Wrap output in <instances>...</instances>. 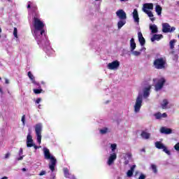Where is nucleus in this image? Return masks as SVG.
<instances>
[{"mask_svg": "<svg viewBox=\"0 0 179 179\" xmlns=\"http://www.w3.org/2000/svg\"><path fill=\"white\" fill-rule=\"evenodd\" d=\"M38 13H36L35 17H34V27L35 30L34 31V34H37L38 31L40 32L41 36H43L44 33H45V30H44V22L40 20L38 17Z\"/></svg>", "mask_w": 179, "mask_h": 179, "instance_id": "f257e3e1", "label": "nucleus"}, {"mask_svg": "<svg viewBox=\"0 0 179 179\" xmlns=\"http://www.w3.org/2000/svg\"><path fill=\"white\" fill-rule=\"evenodd\" d=\"M45 159L47 160H50L49 164V168L52 171L55 170V164H57V159L53 156H51L50 153V150L48 148H43Z\"/></svg>", "mask_w": 179, "mask_h": 179, "instance_id": "f03ea898", "label": "nucleus"}, {"mask_svg": "<svg viewBox=\"0 0 179 179\" xmlns=\"http://www.w3.org/2000/svg\"><path fill=\"white\" fill-rule=\"evenodd\" d=\"M166 65H167L166 57L157 58L153 62L155 69H166Z\"/></svg>", "mask_w": 179, "mask_h": 179, "instance_id": "7ed1b4c3", "label": "nucleus"}, {"mask_svg": "<svg viewBox=\"0 0 179 179\" xmlns=\"http://www.w3.org/2000/svg\"><path fill=\"white\" fill-rule=\"evenodd\" d=\"M153 82H157V84H155V91L159 92V90H162L163 89V87L164 86V83H166V79L164 78H162L159 80H157V78H154Z\"/></svg>", "mask_w": 179, "mask_h": 179, "instance_id": "20e7f679", "label": "nucleus"}, {"mask_svg": "<svg viewBox=\"0 0 179 179\" xmlns=\"http://www.w3.org/2000/svg\"><path fill=\"white\" fill-rule=\"evenodd\" d=\"M43 131V124L38 123L35 126V132L37 136V141L40 144L41 143V131Z\"/></svg>", "mask_w": 179, "mask_h": 179, "instance_id": "39448f33", "label": "nucleus"}, {"mask_svg": "<svg viewBox=\"0 0 179 179\" xmlns=\"http://www.w3.org/2000/svg\"><path fill=\"white\" fill-rule=\"evenodd\" d=\"M143 99L142 95L139 94L136 100V103L134 105L135 113H139L141 111V107H142Z\"/></svg>", "mask_w": 179, "mask_h": 179, "instance_id": "423d86ee", "label": "nucleus"}, {"mask_svg": "<svg viewBox=\"0 0 179 179\" xmlns=\"http://www.w3.org/2000/svg\"><path fill=\"white\" fill-rule=\"evenodd\" d=\"M176 30V27H171L170 24L167 22L162 24V31L163 33H172Z\"/></svg>", "mask_w": 179, "mask_h": 179, "instance_id": "0eeeda50", "label": "nucleus"}, {"mask_svg": "<svg viewBox=\"0 0 179 179\" xmlns=\"http://www.w3.org/2000/svg\"><path fill=\"white\" fill-rule=\"evenodd\" d=\"M155 147L157 149H162L163 152L166 153V155H171L170 150L167 149V147H166L163 143H162L160 141H157L155 143Z\"/></svg>", "mask_w": 179, "mask_h": 179, "instance_id": "6e6552de", "label": "nucleus"}, {"mask_svg": "<svg viewBox=\"0 0 179 179\" xmlns=\"http://www.w3.org/2000/svg\"><path fill=\"white\" fill-rule=\"evenodd\" d=\"M120 67V62L118 60L113 61L111 63H109L107 66L108 69H110L111 71L114 69H118Z\"/></svg>", "mask_w": 179, "mask_h": 179, "instance_id": "1a4fd4ad", "label": "nucleus"}, {"mask_svg": "<svg viewBox=\"0 0 179 179\" xmlns=\"http://www.w3.org/2000/svg\"><path fill=\"white\" fill-rule=\"evenodd\" d=\"M116 15L119 17V19H120V20H127V13H125L124 10H118L116 12Z\"/></svg>", "mask_w": 179, "mask_h": 179, "instance_id": "9d476101", "label": "nucleus"}, {"mask_svg": "<svg viewBox=\"0 0 179 179\" xmlns=\"http://www.w3.org/2000/svg\"><path fill=\"white\" fill-rule=\"evenodd\" d=\"M27 148H33V146H34V143H33V136H31L30 133L27 136Z\"/></svg>", "mask_w": 179, "mask_h": 179, "instance_id": "9b49d317", "label": "nucleus"}, {"mask_svg": "<svg viewBox=\"0 0 179 179\" xmlns=\"http://www.w3.org/2000/svg\"><path fill=\"white\" fill-rule=\"evenodd\" d=\"M138 41L141 45L143 46L146 43V41L145 40V38L143 37L142 32L138 33Z\"/></svg>", "mask_w": 179, "mask_h": 179, "instance_id": "f8f14e48", "label": "nucleus"}, {"mask_svg": "<svg viewBox=\"0 0 179 179\" xmlns=\"http://www.w3.org/2000/svg\"><path fill=\"white\" fill-rule=\"evenodd\" d=\"M148 9L150 10H153V3H144L143 6V12H145V10H148Z\"/></svg>", "mask_w": 179, "mask_h": 179, "instance_id": "ddd939ff", "label": "nucleus"}, {"mask_svg": "<svg viewBox=\"0 0 179 179\" xmlns=\"http://www.w3.org/2000/svg\"><path fill=\"white\" fill-rule=\"evenodd\" d=\"M117 159V154L113 153V155H111L108 160V166H111V164H113L114 163V160H115Z\"/></svg>", "mask_w": 179, "mask_h": 179, "instance_id": "4468645a", "label": "nucleus"}, {"mask_svg": "<svg viewBox=\"0 0 179 179\" xmlns=\"http://www.w3.org/2000/svg\"><path fill=\"white\" fill-rule=\"evenodd\" d=\"M161 134H165L166 135H170L173 132V130L171 129L166 128V127H162L160 129Z\"/></svg>", "mask_w": 179, "mask_h": 179, "instance_id": "2eb2a0df", "label": "nucleus"}, {"mask_svg": "<svg viewBox=\"0 0 179 179\" xmlns=\"http://www.w3.org/2000/svg\"><path fill=\"white\" fill-rule=\"evenodd\" d=\"M133 17L136 23H139V15L138 14V10L134 9L133 11Z\"/></svg>", "mask_w": 179, "mask_h": 179, "instance_id": "dca6fc26", "label": "nucleus"}, {"mask_svg": "<svg viewBox=\"0 0 179 179\" xmlns=\"http://www.w3.org/2000/svg\"><path fill=\"white\" fill-rule=\"evenodd\" d=\"M150 89H152V86L150 85L145 88L143 91V97H149V95L150 94Z\"/></svg>", "mask_w": 179, "mask_h": 179, "instance_id": "f3484780", "label": "nucleus"}, {"mask_svg": "<svg viewBox=\"0 0 179 179\" xmlns=\"http://www.w3.org/2000/svg\"><path fill=\"white\" fill-rule=\"evenodd\" d=\"M143 12L144 13H146L149 17H150L151 22H155V20H156V19L153 17V13H152V11L145 10Z\"/></svg>", "mask_w": 179, "mask_h": 179, "instance_id": "a211bd4d", "label": "nucleus"}, {"mask_svg": "<svg viewBox=\"0 0 179 179\" xmlns=\"http://www.w3.org/2000/svg\"><path fill=\"white\" fill-rule=\"evenodd\" d=\"M162 38H163V36L162 34H154L152 38H151V41H155V40H157V41H159V40H162Z\"/></svg>", "mask_w": 179, "mask_h": 179, "instance_id": "6ab92c4d", "label": "nucleus"}, {"mask_svg": "<svg viewBox=\"0 0 179 179\" xmlns=\"http://www.w3.org/2000/svg\"><path fill=\"white\" fill-rule=\"evenodd\" d=\"M130 48L131 51H134L135 48H136V43H135V39L134 38H131L130 40Z\"/></svg>", "mask_w": 179, "mask_h": 179, "instance_id": "aec40b11", "label": "nucleus"}, {"mask_svg": "<svg viewBox=\"0 0 179 179\" xmlns=\"http://www.w3.org/2000/svg\"><path fill=\"white\" fill-rule=\"evenodd\" d=\"M141 136L143 138V139H149V138H150V134L143 131L141 132Z\"/></svg>", "mask_w": 179, "mask_h": 179, "instance_id": "412c9836", "label": "nucleus"}, {"mask_svg": "<svg viewBox=\"0 0 179 179\" xmlns=\"http://www.w3.org/2000/svg\"><path fill=\"white\" fill-rule=\"evenodd\" d=\"M150 29L151 30V33H152L153 34L157 33V31H159L158 29H157V26H156V24H152L150 26Z\"/></svg>", "mask_w": 179, "mask_h": 179, "instance_id": "4be33fe9", "label": "nucleus"}, {"mask_svg": "<svg viewBox=\"0 0 179 179\" xmlns=\"http://www.w3.org/2000/svg\"><path fill=\"white\" fill-rule=\"evenodd\" d=\"M162 10H163L162 6H160V5H157L155 7V12L157 13L158 15H162Z\"/></svg>", "mask_w": 179, "mask_h": 179, "instance_id": "5701e85b", "label": "nucleus"}, {"mask_svg": "<svg viewBox=\"0 0 179 179\" xmlns=\"http://www.w3.org/2000/svg\"><path fill=\"white\" fill-rule=\"evenodd\" d=\"M135 167L136 166L133 165L131 169L127 171V177H132V176H134V170Z\"/></svg>", "mask_w": 179, "mask_h": 179, "instance_id": "b1692460", "label": "nucleus"}, {"mask_svg": "<svg viewBox=\"0 0 179 179\" xmlns=\"http://www.w3.org/2000/svg\"><path fill=\"white\" fill-rule=\"evenodd\" d=\"M125 23H127V21H125V20H120L117 22V27H118V29H121L125 24Z\"/></svg>", "mask_w": 179, "mask_h": 179, "instance_id": "393cba45", "label": "nucleus"}, {"mask_svg": "<svg viewBox=\"0 0 179 179\" xmlns=\"http://www.w3.org/2000/svg\"><path fill=\"white\" fill-rule=\"evenodd\" d=\"M176 43H177V40H176V39H173V40L170 41L169 47L171 50H174V45H175Z\"/></svg>", "mask_w": 179, "mask_h": 179, "instance_id": "a878e982", "label": "nucleus"}, {"mask_svg": "<svg viewBox=\"0 0 179 179\" xmlns=\"http://www.w3.org/2000/svg\"><path fill=\"white\" fill-rule=\"evenodd\" d=\"M63 171H64V177L66 178H69V176H70V174H69V169H68V168H64L63 169Z\"/></svg>", "mask_w": 179, "mask_h": 179, "instance_id": "bb28decb", "label": "nucleus"}, {"mask_svg": "<svg viewBox=\"0 0 179 179\" xmlns=\"http://www.w3.org/2000/svg\"><path fill=\"white\" fill-rule=\"evenodd\" d=\"M167 106H169V101L167 99H164L163 100V103H162V107L164 110L167 108Z\"/></svg>", "mask_w": 179, "mask_h": 179, "instance_id": "cd10ccee", "label": "nucleus"}, {"mask_svg": "<svg viewBox=\"0 0 179 179\" xmlns=\"http://www.w3.org/2000/svg\"><path fill=\"white\" fill-rule=\"evenodd\" d=\"M34 93L35 94H40L41 93H44V91L43 90V89H34Z\"/></svg>", "mask_w": 179, "mask_h": 179, "instance_id": "c85d7f7f", "label": "nucleus"}, {"mask_svg": "<svg viewBox=\"0 0 179 179\" xmlns=\"http://www.w3.org/2000/svg\"><path fill=\"white\" fill-rule=\"evenodd\" d=\"M28 77L29 78L31 82H33L34 80H36V78L34 77V76L31 73V71H29L28 72Z\"/></svg>", "mask_w": 179, "mask_h": 179, "instance_id": "c756f323", "label": "nucleus"}, {"mask_svg": "<svg viewBox=\"0 0 179 179\" xmlns=\"http://www.w3.org/2000/svg\"><path fill=\"white\" fill-rule=\"evenodd\" d=\"M151 168H152L153 173H155V174H156V173H157V166H156V165H155V164H151Z\"/></svg>", "mask_w": 179, "mask_h": 179, "instance_id": "7c9ffc66", "label": "nucleus"}, {"mask_svg": "<svg viewBox=\"0 0 179 179\" xmlns=\"http://www.w3.org/2000/svg\"><path fill=\"white\" fill-rule=\"evenodd\" d=\"M154 115L156 120H160L162 118V113L160 112L155 113Z\"/></svg>", "mask_w": 179, "mask_h": 179, "instance_id": "2f4dec72", "label": "nucleus"}, {"mask_svg": "<svg viewBox=\"0 0 179 179\" xmlns=\"http://www.w3.org/2000/svg\"><path fill=\"white\" fill-rule=\"evenodd\" d=\"M107 131H108V129L106 127L100 130V134H101L102 135H104V134H107Z\"/></svg>", "mask_w": 179, "mask_h": 179, "instance_id": "473e14b6", "label": "nucleus"}, {"mask_svg": "<svg viewBox=\"0 0 179 179\" xmlns=\"http://www.w3.org/2000/svg\"><path fill=\"white\" fill-rule=\"evenodd\" d=\"M13 36L15 37V38H17V28L14 27V31H13Z\"/></svg>", "mask_w": 179, "mask_h": 179, "instance_id": "72a5a7b5", "label": "nucleus"}, {"mask_svg": "<svg viewBox=\"0 0 179 179\" xmlns=\"http://www.w3.org/2000/svg\"><path fill=\"white\" fill-rule=\"evenodd\" d=\"M33 85H35V86H38L39 89H41V86H40V83H37L36 80H34L32 82Z\"/></svg>", "mask_w": 179, "mask_h": 179, "instance_id": "f704fd0d", "label": "nucleus"}, {"mask_svg": "<svg viewBox=\"0 0 179 179\" xmlns=\"http://www.w3.org/2000/svg\"><path fill=\"white\" fill-rule=\"evenodd\" d=\"M132 54H133V55H135V57H139V55H141V52L133 50Z\"/></svg>", "mask_w": 179, "mask_h": 179, "instance_id": "c9c22d12", "label": "nucleus"}, {"mask_svg": "<svg viewBox=\"0 0 179 179\" xmlns=\"http://www.w3.org/2000/svg\"><path fill=\"white\" fill-rule=\"evenodd\" d=\"M21 121L23 124V125H24L25 122H26V115H23L21 119Z\"/></svg>", "mask_w": 179, "mask_h": 179, "instance_id": "e433bc0d", "label": "nucleus"}, {"mask_svg": "<svg viewBox=\"0 0 179 179\" xmlns=\"http://www.w3.org/2000/svg\"><path fill=\"white\" fill-rule=\"evenodd\" d=\"M126 156L127 159H129V160H131L132 159V153L131 152L126 153Z\"/></svg>", "mask_w": 179, "mask_h": 179, "instance_id": "4c0bfd02", "label": "nucleus"}, {"mask_svg": "<svg viewBox=\"0 0 179 179\" xmlns=\"http://www.w3.org/2000/svg\"><path fill=\"white\" fill-rule=\"evenodd\" d=\"M31 10H32V12H35V13H36L37 12V6H36V5H34V6H31Z\"/></svg>", "mask_w": 179, "mask_h": 179, "instance_id": "58836bf2", "label": "nucleus"}, {"mask_svg": "<svg viewBox=\"0 0 179 179\" xmlns=\"http://www.w3.org/2000/svg\"><path fill=\"white\" fill-rule=\"evenodd\" d=\"M110 148H111L113 152H114V150H115V149H117V144H112L110 145Z\"/></svg>", "mask_w": 179, "mask_h": 179, "instance_id": "ea45409f", "label": "nucleus"}, {"mask_svg": "<svg viewBox=\"0 0 179 179\" xmlns=\"http://www.w3.org/2000/svg\"><path fill=\"white\" fill-rule=\"evenodd\" d=\"M146 178V176H145V174L143 173H141L138 179H145Z\"/></svg>", "mask_w": 179, "mask_h": 179, "instance_id": "a19ab883", "label": "nucleus"}, {"mask_svg": "<svg viewBox=\"0 0 179 179\" xmlns=\"http://www.w3.org/2000/svg\"><path fill=\"white\" fill-rule=\"evenodd\" d=\"M174 149H176V150L179 151V143H177L175 145Z\"/></svg>", "mask_w": 179, "mask_h": 179, "instance_id": "79ce46f5", "label": "nucleus"}, {"mask_svg": "<svg viewBox=\"0 0 179 179\" xmlns=\"http://www.w3.org/2000/svg\"><path fill=\"white\" fill-rule=\"evenodd\" d=\"M162 118H166L167 117V113H164L163 114H161Z\"/></svg>", "mask_w": 179, "mask_h": 179, "instance_id": "37998d69", "label": "nucleus"}, {"mask_svg": "<svg viewBox=\"0 0 179 179\" xmlns=\"http://www.w3.org/2000/svg\"><path fill=\"white\" fill-rule=\"evenodd\" d=\"M10 156V153L8 152L5 155V159H9V157Z\"/></svg>", "mask_w": 179, "mask_h": 179, "instance_id": "c03bdc74", "label": "nucleus"}, {"mask_svg": "<svg viewBox=\"0 0 179 179\" xmlns=\"http://www.w3.org/2000/svg\"><path fill=\"white\" fill-rule=\"evenodd\" d=\"M40 101H41V98H38V99L36 100V104H39Z\"/></svg>", "mask_w": 179, "mask_h": 179, "instance_id": "a18cd8bd", "label": "nucleus"}, {"mask_svg": "<svg viewBox=\"0 0 179 179\" xmlns=\"http://www.w3.org/2000/svg\"><path fill=\"white\" fill-rule=\"evenodd\" d=\"M5 84L9 85V80H8V78H5Z\"/></svg>", "mask_w": 179, "mask_h": 179, "instance_id": "49530a36", "label": "nucleus"}, {"mask_svg": "<svg viewBox=\"0 0 179 179\" xmlns=\"http://www.w3.org/2000/svg\"><path fill=\"white\" fill-rule=\"evenodd\" d=\"M45 174V171H42L40 173L39 176H44Z\"/></svg>", "mask_w": 179, "mask_h": 179, "instance_id": "de8ad7c7", "label": "nucleus"}, {"mask_svg": "<svg viewBox=\"0 0 179 179\" xmlns=\"http://www.w3.org/2000/svg\"><path fill=\"white\" fill-rule=\"evenodd\" d=\"M124 164L127 165V164H129V159H126L124 161Z\"/></svg>", "mask_w": 179, "mask_h": 179, "instance_id": "09e8293b", "label": "nucleus"}, {"mask_svg": "<svg viewBox=\"0 0 179 179\" xmlns=\"http://www.w3.org/2000/svg\"><path fill=\"white\" fill-rule=\"evenodd\" d=\"M34 149H36V150H37V149H38V146H37V145H36L35 144H34Z\"/></svg>", "mask_w": 179, "mask_h": 179, "instance_id": "8fccbe9b", "label": "nucleus"}, {"mask_svg": "<svg viewBox=\"0 0 179 179\" xmlns=\"http://www.w3.org/2000/svg\"><path fill=\"white\" fill-rule=\"evenodd\" d=\"M20 155H23V149L20 148Z\"/></svg>", "mask_w": 179, "mask_h": 179, "instance_id": "3c124183", "label": "nucleus"}, {"mask_svg": "<svg viewBox=\"0 0 179 179\" xmlns=\"http://www.w3.org/2000/svg\"><path fill=\"white\" fill-rule=\"evenodd\" d=\"M17 160H23V157H20L19 158H17Z\"/></svg>", "mask_w": 179, "mask_h": 179, "instance_id": "603ef678", "label": "nucleus"}, {"mask_svg": "<svg viewBox=\"0 0 179 179\" xmlns=\"http://www.w3.org/2000/svg\"><path fill=\"white\" fill-rule=\"evenodd\" d=\"M30 8H31V5L28 4V5H27V8H28V9H30Z\"/></svg>", "mask_w": 179, "mask_h": 179, "instance_id": "864d4df0", "label": "nucleus"}, {"mask_svg": "<svg viewBox=\"0 0 179 179\" xmlns=\"http://www.w3.org/2000/svg\"><path fill=\"white\" fill-rule=\"evenodd\" d=\"M141 152H145V148L141 149Z\"/></svg>", "mask_w": 179, "mask_h": 179, "instance_id": "5fc2aeb1", "label": "nucleus"}, {"mask_svg": "<svg viewBox=\"0 0 179 179\" xmlns=\"http://www.w3.org/2000/svg\"><path fill=\"white\" fill-rule=\"evenodd\" d=\"M22 171H26L27 169H26V168H22Z\"/></svg>", "mask_w": 179, "mask_h": 179, "instance_id": "6e6d98bb", "label": "nucleus"}, {"mask_svg": "<svg viewBox=\"0 0 179 179\" xmlns=\"http://www.w3.org/2000/svg\"><path fill=\"white\" fill-rule=\"evenodd\" d=\"M1 179H8V177L4 176V177H3Z\"/></svg>", "mask_w": 179, "mask_h": 179, "instance_id": "4d7b16f0", "label": "nucleus"}, {"mask_svg": "<svg viewBox=\"0 0 179 179\" xmlns=\"http://www.w3.org/2000/svg\"><path fill=\"white\" fill-rule=\"evenodd\" d=\"M120 2H125V1H128V0H120Z\"/></svg>", "mask_w": 179, "mask_h": 179, "instance_id": "13d9d810", "label": "nucleus"}, {"mask_svg": "<svg viewBox=\"0 0 179 179\" xmlns=\"http://www.w3.org/2000/svg\"><path fill=\"white\" fill-rule=\"evenodd\" d=\"M0 92L2 93V88L0 87Z\"/></svg>", "mask_w": 179, "mask_h": 179, "instance_id": "bf43d9fd", "label": "nucleus"}, {"mask_svg": "<svg viewBox=\"0 0 179 179\" xmlns=\"http://www.w3.org/2000/svg\"><path fill=\"white\" fill-rule=\"evenodd\" d=\"M171 53L174 54V50H172Z\"/></svg>", "mask_w": 179, "mask_h": 179, "instance_id": "052dcab7", "label": "nucleus"}, {"mask_svg": "<svg viewBox=\"0 0 179 179\" xmlns=\"http://www.w3.org/2000/svg\"><path fill=\"white\" fill-rule=\"evenodd\" d=\"M41 84H42V85H44V82H42Z\"/></svg>", "mask_w": 179, "mask_h": 179, "instance_id": "680f3d73", "label": "nucleus"}, {"mask_svg": "<svg viewBox=\"0 0 179 179\" xmlns=\"http://www.w3.org/2000/svg\"><path fill=\"white\" fill-rule=\"evenodd\" d=\"M38 108H40V107H41V105H38Z\"/></svg>", "mask_w": 179, "mask_h": 179, "instance_id": "e2e57ef3", "label": "nucleus"}, {"mask_svg": "<svg viewBox=\"0 0 179 179\" xmlns=\"http://www.w3.org/2000/svg\"><path fill=\"white\" fill-rule=\"evenodd\" d=\"M2 78L0 77V80H1Z\"/></svg>", "mask_w": 179, "mask_h": 179, "instance_id": "0e129e2a", "label": "nucleus"}, {"mask_svg": "<svg viewBox=\"0 0 179 179\" xmlns=\"http://www.w3.org/2000/svg\"><path fill=\"white\" fill-rule=\"evenodd\" d=\"M96 1H99V0H96Z\"/></svg>", "mask_w": 179, "mask_h": 179, "instance_id": "69168bd1", "label": "nucleus"}]
</instances>
